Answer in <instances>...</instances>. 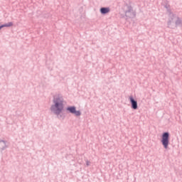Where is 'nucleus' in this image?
<instances>
[{
    "instance_id": "f257e3e1",
    "label": "nucleus",
    "mask_w": 182,
    "mask_h": 182,
    "mask_svg": "<svg viewBox=\"0 0 182 182\" xmlns=\"http://www.w3.org/2000/svg\"><path fill=\"white\" fill-rule=\"evenodd\" d=\"M54 105L51 107V110L59 116L63 112V98L60 95H55L53 100Z\"/></svg>"
},
{
    "instance_id": "f03ea898",
    "label": "nucleus",
    "mask_w": 182,
    "mask_h": 182,
    "mask_svg": "<svg viewBox=\"0 0 182 182\" xmlns=\"http://www.w3.org/2000/svg\"><path fill=\"white\" fill-rule=\"evenodd\" d=\"M169 137L170 134L168 132H165L162 135L161 143L164 149H168V144L170 143Z\"/></svg>"
},
{
    "instance_id": "7ed1b4c3",
    "label": "nucleus",
    "mask_w": 182,
    "mask_h": 182,
    "mask_svg": "<svg viewBox=\"0 0 182 182\" xmlns=\"http://www.w3.org/2000/svg\"><path fill=\"white\" fill-rule=\"evenodd\" d=\"M67 110H68L70 113H73V114H75V116H80V112L76 111V107H69L67 108Z\"/></svg>"
},
{
    "instance_id": "20e7f679",
    "label": "nucleus",
    "mask_w": 182,
    "mask_h": 182,
    "mask_svg": "<svg viewBox=\"0 0 182 182\" xmlns=\"http://www.w3.org/2000/svg\"><path fill=\"white\" fill-rule=\"evenodd\" d=\"M129 100L131 102L132 109L136 110L137 109V101L134 100L132 97H129Z\"/></svg>"
},
{
    "instance_id": "39448f33",
    "label": "nucleus",
    "mask_w": 182,
    "mask_h": 182,
    "mask_svg": "<svg viewBox=\"0 0 182 182\" xmlns=\"http://www.w3.org/2000/svg\"><path fill=\"white\" fill-rule=\"evenodd\" d=\"M14 23L12 22H9L6 24H4L0 26V29H2V28H9L10 26H13Z\"/></svg>"
},
{
    "instance_id": "423d86ee",
    "label": "nucleus",
    "mask_w": 182,
    "mask_h": 182,
    "mask_svg": "<svg viewBox=\"0 0 182 182\" xmlns=\"http://www.w3.org/2000/svg\"><path fill=\"white\" fill-rule=\"evenodd\" d=\"M101 14H109L110 12V9L109 8H102L100 9Z\"/></svg>"
}]
</instances>
